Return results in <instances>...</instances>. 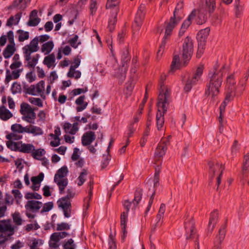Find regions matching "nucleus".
Returning <instances> with one entry per match:
<instances>
[{
	"instance_id": "423d86ee",
	"label": "nucleus",
	"mask_w": 249,
	"mask_h": 249,
	"mask_svg": "<svg viewBox=\"0 0 249 249\" xmlns=\"http://www.w3.org/2000/svg\"><path fill=\"white\" fill-rule=\"evenodd\" d=\"M20 112L22 115V119L25 122L34 124L36 118L34 109L28 104L22 103L20 105Z\"/></svg>"
},
{
	"instance_id": "4be33fe9",
	"label": "nucleus",
	"mask_w": 249,
	"mask_h": 249,
	"mask_svg": "<svg viewBox=\"0 0 249 249\" xmlns=\"http://www.w3.org/2000/svg\"><path fill=\"white\" fill-rule=\"evenodd\" d=\"M40 21V19L37 17V11L34 10L30 13L27 25L29 26H36L39 23Z\"/></svg>"
},
{
	"instance_id": "e433bc0d",
	"label": "nucleus",
	"mask_w": 249,
	"mask_h": 249,
	"mask_svg": "<svg viewBox=\"0 0 249 249\" xmlns=\"http://www.w3.org/2000/svg\"><path fill=\"white\" fill-rule=\"evenodd\" d=\"M15 51L14 46L12 45H8L3 51V55L5 58H10L14 53Z\"/></svg>"
},
{
	"instance_id": "473e14b6",
	"label": "nucleus",
	"mask_w": 249,
	"mask_h": 249,
	"mask_svg": "<svg viewBox=\"0 0 249 249\" xmlns=\"http://www.w3.org/2000/svg\"><path fill=\"white\" fill-rule=\"evenodd\" d=\"M180 65V58L179 55H174L169 72H174L176 70L179 69Z\"/></svg>"
},
{
	"instance_id": "e2e57ef3",
	"label": "nucleus",
	"mask_w": 249,
	"mask_h": 249,
	"mask_svg": "<svg viewBox=\"0 0 249 249\" xmlns=\"http://www.w3.org/2000/svg\"><path fill=\"white\" fill-rule=\"evenodd\" d=\"M205 49V45L198 44L197 50L196 53L197 58H200L203 54Z\"/></svg>"
},
{
	"instance_id": "c9c22d12",
	"label": "nucleus",
	"mask_w": 249,
	"mask_h": 249,
	"mask_svg": "<svg viewBox=\"0 0 249 249\" xmlns=\"http://www.w3.org/2000/svg\"><path fill=\"white\" fill-rule=\"evenodd\" d=\"M53 47V42L48 41L44 43L41 47V51L45 53V54H48L52 50Z\"/></svg>"
},
{
	"instance_id": "393cba45",
	"label": "nucleus",
	"mask_w": 249,
	"mask_h": 249,
	"mask_svg": "<svg viewBox=\"0 0 249 249\" xmlns=\"http://www.w3.org/2000/svg\"><path fill=\"white\" fill-rule=\"evenodd\" d=\"M21 15L22 13L18 12L14 16H11L7 21L6 26L12 27L13 25H17L20 19Z\"/></svg>"
},
{
	"instance_id": "72a5a7b5",
	"label": "nucleus",
	"mask_w": 249,
	"mask_h": 249,
	"mask_svg": "<svg viewBox=\"0 0 249 249\" xmlns=\"http://www.w3.org/2000/svg\"><path fill=\"white\" fill-rule=\"evenodd\" d=\"M58 205L62 209L71 207L70 200L63 197L57 201Z\"/></svg>"
},
{
	"instance_id": "864d4df0",
	"label": "nucleus",
	"mask_w": 249,
	"mask_h": 249,
	"mask_svg": "<svg viewBox=\"0 0 249 249\" xmlns=\"http://www.w3.org/2000/svg\"><path fill=\"white\" fill-rule=\"evenodd\" d=\"M235 84V82L234 79V76L232 74H231L227 78V81H226V84L227 87L229 89H232V87L234 86V85Z\"/></svg>"
},
{
	"instance_id": "bb28decb",
	"label": "nucleus",
	"mask_w": 249,
	"mask_h": 249,
	"mask_svg": "<svg viewBox=\"0 0 249 249\" xmlns=\"http://www.w3.org/2000/svg\"><path fill=\"white\" fill-rule=\"evenodd\" d=\"M54 181L58 186L59 192L60 194H63L64 190L68 183V180L66 178H57L54 179Z\"/></svg>"
},
{
	"instance_id": "4d7b16f0",
	"label": "nucleus",
	"mask_w": 249,
	"mask_h": 249,
	"mask_svg": "<svg viewBox=\"0 0 249 249\" xmlns=\"http://www.w3.org/2000/svg\"><path fill=\"white\" fill-rule=\"evenodd\" d=\"M206 3L209 13H213L215 7V0H206Z\"/></svg>"
},
{
	"instance_id": "a211bd4d",
	"label": "nucleus",
	"mask_w": 249,
	"mask_h": 249,
	"mask_svg": "<svg viewBox=\"0 0 249 249\" xmlns=\"http://www.w3.org/2000/svg\"><path fill=\"white\" fill-rule=\"evenodd\" d=\"M196 11L194 10L192 11L191 14L188 16L186 19L183 21L180 27V30L182 31H185L189 29V27L192 24V20L195 18L196 16Z\"/></svg>"
},
{
	"instance_id": "13d9d810",
	"label": "nucleus",
	"mask_w": 249,
	"mask_h": 249,
	"mask_svg": "<svg viewBox=\"0 0 249 249\" xmlns=\"http://www.w3.org/2000/svg\"><path fill=\"white\" fill-rule=\"evenodd\" d=\"M70 229V225L66 222L58 223L56 225L57 231L68 230Z\"/></svg>"
},
{
	"instance_id": "cd10ccee",
	"label": "nucleus",
	"mask_w": 249,
	"mask_h": 249,
	"mask_svg": "<svg viewBox=\"0 0 249 249\" xmlns=\"http://www.w3.org/2000/svg\"><path fill=\"white\" fill-rule=\"evenodd\" d=\"M13 116L12 113L4 106L0 107V118L4 121H6Z\"/></svg>"
},
{
	"instance_id": "58836bf2",
	"label": "nucleus",
	"mask_w": 249,
	"mask_h": 249,
	"mask_svg": "<svg viewBox=\"0 0 249 249\" xmlns=\"http://www.w3.org/2000/svg\"><path fill=\"white\" fill-rule=\"evenodd\" d=\"M94 184L93 179L91 178L90 181L88 183V186L89 187V198H87L85 199V204L87 203L86 205V210H87L89 206V202L92 195V189H93V185Z\"/></svg>"
},
{
	"instance_id": "49530a36",
	"label": "nucleus",
	"mask_w": 249,
	"mask_h": 249,
	"mask_svg": "<svg viewBox=\"0 0 249 249\" xmlns=\"http://www.w3.org/2000/svg\"><path fill=\"white\" fill-rule=\"evenodd\" d=\"M81 75V73L79 71L71 70L69 69L67 73V76L69 78H74L75 79H79Z\"/></svg>"
},
{
	"instance_id": "c85d7f7f",
	"label": "nucleus",
	"mask_w": 249,
	"mask_h": 249,
	"mask_svg": "<svg viewBox=\"0 0 249 249\" xmlns=\"http://www.w3.org/2000/svg\"><path fill=\"white\" fill-rule=\"evenodd\" d=\"M17 132L11 133L6 136V138L8 141L6 142V146H7V143L11 142L13 143H17V142H15L14 141H18L21 139L22 138V136L20 134H18L17 133Z\"/></svg>"
},
{
	"instance_id": "5701e85b",
	"label": "nucleus",
	"mask_w": 249,
	"mask_h": 249,
	"mask_svg": "<svg viewBox=\"0 0 249 249\" xmlns=\"http://www.w3.org/2000/svg\"><path fill=\"white\" fill-rule=\"evenodd\" d=\"M55 58L53 53H51L44 57L43 63L48 68H54L55 66Z\"/></svg>"
},
{
	"instance_id": "9b49d317",
	"label": "nucleus",
	"mask_w": 249,
	"mask_h": 249,
	"mask_svg": "<svg viewBox=\"0 0 249 249\" xmlns=\"http://www.w3.org/2000/svg\"><path fill=\"white\" fill-rule=\"evenodd\" d=\"M209 175L213 178L216 173L222 174L224 167L222 164L216 161H210L208 163Z\"/></svg>"
},
{
	"instance_id": "c756f323",
	"label": "nucleus",
	"mask_w": 249,
	"mask_h": 249,
	"mask_svg": "<svg viewBox=\"0 0 249 249\" xmlns=\"http://www.w3.org/2000/svg\"><path fill=\"white\" fill-rule=\"evenodd\" d=\"M43 241L41 239L33 238L28 243L30 249H41L40 247L43 244Z\"/></svg>"
},
{
	"instance_id": "8fccbe9b",
	"label": "nucleus",
	"mask_w": 249,
	"mask_h": 249,
	"mask_svg": "<svg viewBox=\"0 0 249 249\" xmlns=\"http://www.w3.org/2000/svg\"><path fill=\"white\" fill-rule=\"evenodd\" d=\"M13 221L15 224L18 226L21 225L22 224L23 220L22 219L19 213L15 212L12 214Z\"/></svg>"
},
{
	"instance_id": "4468645a",
	"label": "nucleus",
	"mask_w": 249,
	"mask_h": 249,
	"mask_svg": "<svg viewBox=\"0 0 249 249\" xmlns=\"http://www.w3.org/2000/svg\"><path fill=\"white\" fill-rule=\"evenodd\" d=\"M96 138L95 133L89 131L85 133L82 137V144L83 146L89 145Z\"/></svg>"
},
{
	"instance_id": "7ed1b4c3",
	"label": "nucleus",
	"mask_w": 249,
	"mask_h": 249,
	"mask_svg": "<svg viewBox=\"0 0 249 249\" xmlns=\"http://www.w3.org/2000/svg\"><path fill=\"white\" fill-rule=\"evenodd\" d=\"M166 78V75H161L160 80V93L158 97V105L164 108V110H166V104H169L170 95V90L164 84Z\"/></svg>"
},
{
	"instance_id": "6e6d98bb",
	"label": "nucleus",
	"mask_w": 249,
	"mask_h": 249,
	"mask_svg": "<svg viewBox=\"0 0 249 249\" xmlns=\"http://www.w3.org/2000/svg\"><path fill=\"white\" fill-rule=\"evenodd\" d=\"M30 103L37 106L39 107H43V103L42 100L38 98L30 97L28 99Z\"/></svg>"
},
{
	"instance_id": "b1692460",
	"label": "nucleus",
	"mask_w": 249,
	"mask_h": 249,
	"mask_svg": "<svg viewBox=\"0 0 249 249\" xmlns=\"http://www.w3.org/2000/svg\"><path fill=\"white\" fill-rule=\"evenodd\" d=\"M119 9L115 8L112 12L111 17L110 18L108 21V28L109 31H112L115 29V24L116 22V18Z\"/></svg>"
},
{
	"instance_id": "0eeeda50",
	"label": "nucleus",
	"mask_w": 249,
	"mask_h": 249,
	"mask_svg": "<svg viewBox=\"0 0 249 249\" xmlns=\"http://www.w3.org/2000/svg\"><path fill=\"white\" fill-rule=\"evenodd\" d=\"M43 203L39 201L32 200L27 201L25 205V214L29 218H34L36 215L34 213L39 212Z\"/></svg>"
},
{
	"instance_id": "f3484780",
	"label": "nucleus",
	"mask_w": 249,
	"mask_h": 249,
	"mask_svg": "<svg viewBox=\"0 0 249 249\" xmlns=\"http://www.w3.org/2000/svg\"><path fill=\"white\" fill-rule=\"evenodd\" d=\"M218 219V212L215 210L211 212L210 216L209 221L208 223V230L211 232L215 227V226Z\"/></svg>"
},
{
	"instance_id": "09e8293b",
	"label": "nucleus",
	"mask_w": 249,
	"mask_h": 249,
	"mask_svg": "<svg viewBox=\"0 0 249 249\" xmlns=\"http://www.w3.org/2000/svg\"><path fill=\"white\" fill-rule=\"evenodd\" d=\"M235 96V92L233 89H229L227 92L226 97L224 101L229 103L230 101L233 100Z\"/></svg>"
},
{
	"instance_id": "de8ad7c7",
	"label": "nucleus",
	"mask_w": 249,
	"mask_h": 249,
	"mask_svg": "<svg viewBox=\"0 0 249 249\" xmlns=\"http://www.w3.org/2000/svg\"><path fill=\"white\" fill-rule=\"evenodd\" d=\"M134 85V82L133 80L130 81L126 84V89L125 90V94L126 97H128L130 96L132 93Z\"/></svg>"
},
{
	"instance_id": "69168bd1",
	"label": "nucleus",
	"mask_w": 249,
	"mask_h": 249,
	"mask_svg": "<svg viewBox=\"0 0 249 249\" xmlns=\"http://www.w3.org/2000/svg\"><path fill=\"white\" fill-rule=\"evenodd\" d=\"M53 206V204L52 202H49L44 204L40 213H43L50 211Z\"/></svg>"
},
{
	"instance_id": "f257e3e1",
	"label": "nucleus",
	"mask_w": 249,
	"mask_h": 249,
	"mask_svg": "<svg viewBox=\"0 0 249 249\" xmlns=\"http://www.w3.org/2000/svg\"><path fill=\"white\" fill-rule=\"evenodd\" d=\"M210 75L209 74L210 81L206 85L205 94L211 102H213L219 93V88L223 81V73L221 70H219Z\"/></svg>"
},
{
	"instance_id": "6e6552de",
	"label": "nucleus",
	"mask_w": 249,
	"mask_h": 249,
	"mask_svg": "<svg viewBox=\"0 0 249 249\" xmlns=\"http://www.w3.org/2000/svg\"><path fill=\"white\" fill-rule=\"evenodd\" d=\"M203 69V66H199L192 77L187 79L184 87V90L186 92H189L191 89L192 86L196 85L200 80Z\"/></svg>"
},
{
	"instance_id": "bf43d9fd",
	"label": "nucleus",
	"mask_w": 249,
	"mask_h": 249,
	"mask_svg": "<svg viewBox=\"0 0 249 249\" xmlns=\"http://www.w3.org/2000/svg\"><path fill=\"white\" fill-rule=\"evenodd\" d=\"M53 236L54 237L55 239H57L60 241V239H63L66 237H67L69 233L65 231L62 232H54L52 234Z\"/></svg>"
},
{
	"instance_id": "1a4fd4ad",
	"label": "nucleus",
	"mask_w": 249,
	"mask_h": 249,
	"mask_svg": "<svg viewBox=\"0 0 249 249\" xmlns=\"http://www.w3.org/2000/svg\"><path fill=\"white\" fill-rule=\"evenodd\" d=\"M45 82L40 81L36 85H31L27 88L26 92L33 95H40L43 99L45 98Z\"/></svg>"
},
{
	"instance_id": "3c124183",
	"label": "nucleus",
	"mask_w": 249,
	"mask_h": 249,
	"mask_svg": "<svg viewBox=\"0 0 249 249\" xmlns=\"http://www.w3.org/2000/svg\"><path fill=\"white\" fill-rule=\"evenodd\" d=\"M43 173H40L37 176L32 177L31 181L32 182V184L40 185V182L43 180Z\"/></svg>"
},
{
	"instance_id": "603ef678",
	"label": "nucleus",
	"mask_w": 249,
	"mask_h": 249,
	"mask_svg": "<svg viewBox=\"0 0 249 249\" xmlns=\"http://www.w3.org/2000/svg\"><path fill=\"white\" fill-rule=\"evenodd\" d=\"M59 240L55 239L52 234L50 237V240L49 241V246L50 248H57L59 246L58 244Z\"/></svg>"
},
{
	"instance_id": "20e7f679",
	"label": "nucleus",
	"mask_w": 249,
	"mask_h": 249,
	"mask_svg": "<svg viewBox=\"0 0 249 249\" xmlns=\"http://www.w3.org/2000/svg\"><path fill=\"white\" fill-rule=\"evenodd\" d=\"M182 58L184 65H186L191 59L194 52V42L192 38L187 36L183 43Z\"/></svg>"
},
{
	"instance_id": "a19ab883",
	"label": "nucleus",
	"mask_w": 249,
	"mask_h": 249,
	"mask_svg": "<svg viewBox=\"0 0 249 249\" xmlns=\"http://www.w3.org/2000/svg\"><path fill=\"white\" fill-rule=\"evenodd\" d=\"M62 19V16L60 14H57L54 16L53 17V21L56 23L54 31H58L61 27V23L60 22Z\"/></svg>"
},
{
	"instance_id": "f03ea898",
	"label": "nucleus",
	"mask_w": 249,
	"mask_h": 249,
	"mask_svg": "<svg viewBox=\"0 0 249 249\" xmlns=\"http://www.w3.org/2000/svg\"><path fill=\"white\" fill-rule=\"evenodd\" d=\"M39 49L37 38H34L29 44L25 45L23 48L25 60L28 62L26 67L30 68H35L37 63L39 55L36 54L31 58V54L32 53L38 51Z\"/></svg>"
},
{
	"instance_id": "39448f33",
	"label": "nucleus",
	"mask_w": 249,
	"mask_h": 249,
	"mask_svg": "<svg viewBox=\"0 0 249 249\" xmlns=\"http://www.w3.org/2000/svg\"><path fill=\"white\" fill-rule=\"evenodd\" d=\"M7 147L12 151L28 154L35 150V146L33 144L23 143L21 141L17 142V143L9 142L7 143Z\"/></svg>"
},
{
	"instance_id": "774afa93",
	"label": "nucleus",
	"mask_w": 249,
	"mask_h": 249,
	"mask_svg": "<svg viewBox=\"0 0 249 249\" xmlns=\"http://www.w3.org/2000/svg\"><path fill=\"white\" fill-rule=\"evenodd\" d=\"M81 60L79 56H77L73 59L72 64L71 66L70 69L71 70H75L77 68L80 64Z\"/></svg>"
},
{
	"instance_id": "680f3d73",
	"label": "nucleus",
	"mask_w": 249,
	"mask_h": 249,
	"mask_svg": "<svg viewBox=\"0 0 249 249\" xmlns=\"http://www.w3.org/2000/svg\"><path fill=\"white\" fill-rule=\"evenodd\" d=\"M21 90L22 89L20 84L17 82H15L13 84L11 88V91L13 94L20 93Z\"/></svg>"
},
{
	"instance_id": "4c0bfd02",
	"label": "nucleus",
	"mask_w": 249,
	"mask_h": 249,
	"mask_svg": "<svg viewBox=\"0 0 249 249\" xmlns=\"http://www.w3.org/2000/svg\"><path fill=\"white\" fill-rule=\"evenodd\" d=\"M166 150L167 148L165 146H163L161 144H159L155 151V156L159 158L162 157L165 155Z\"/></svg>"
},
{
	"instance_id": "0e129e2a",
	"label": "nucleus",
	"mask_w": 249,
	"mask_h": 249,
	"mask_svg": "<svg viewBox=\"0 0 249 249\" xmlns=\"http://www.w3.org/2000/svg\"><path fill=\"white\" fill-rule=\"evenodd\" d=\"M228 103L223 101V102L221 104L220 106V116L219 117V123H222L223 121V114L225 112V107Z\"/></svg>"
},
{
	"instance_id": "9d476101",
	"label": "nucleus",
	"mask_w": 249,
	"mask_h": 249,
	"mask_svg": "<svg viewBox=\"0 0 249 249\" xmlns=\"http://www.w3.org/2000/svg\"><path fill=\"white\" fill-rule=\"evenodd\" d=\"M144 5L141 4L139 8L136 16L135 19V22L133 24V27L135 30H144L143 28H141V26L142 21L144 18V13L143 12Z\"/></svg>"
},
{
	"instance_id": "f8f14e48",
	"label": "nucleus",
	"mask_w": 249,
	"mask_h": 249,
	"mask_svg": "<svg viewBox=\"0 0 249 249\" xmlns=\"http://www.w3.org/2000/svg\"><path fill=\"white\" fill-rule=\"evenodd\" d=\"M195 222L192 217L189 218L185 222V228L186 231L187 239L194 237L195 234Z\"/></svg>"
},
{
	"instance_id": "aec40b11",
	"label": "nucleus",
	"mask_w": 249,
	"mask_h": 249,
	"mask_svg": "<svg viewBox=\"0 0 249 249\" xmlns=\"http://www.w3.org/2000/svg\"><path fill=\"white\" fill-rule=\"evenodd\" d=\"M14 228L10 223V220H0V232H9L14 233Z\"/></svg>"
},
{
	"instance_id": "2eb2a0df",
	"label": "nucleus",
	"mask_w": 249,
	"mask_h": 249,
	"mask_svg": "<svg viewBox=\"0 0 249 249\" xmlns=\"http://www.w3.org/2000/svg\"><path fill=\"white\" fill-rule=\"evenodd\" d=\"M182 17L174 16H172L169 20L167 22L166 31H172L178 26L179 22L182 19Z\"/></svg>"
},
{
	"instance_id": "338daca9",
	"label": "nucleus",
	"mask_w": 249,
	"mask_h": 249,
	"mask_svg": "<svg viewBox=\"0 0 249 249\" xmlns=\"http://www.w3.org/2000/svg\"><path fill=\"white\" fill-rule=\"evenodd\" d=\"M76 245L74 244V241L72 239H70L66 242L64 246V249H75Z\"/></svg>"
},
{
	"instance_id": "052dcab7",
	"label": "nucleus",
	"mask_w": 249,
	"mask_h": 249,
	"mask_svg": "<svg viewBox=\"0 0 249 249\" xmlns=\"http://www.w3.org/2000/svg\"><path fill=\"white\" fill-rule=\"evenodd\" d=\"M97 0H90L89 10L92 15L95 14L97 9Z\"/></svg>"
},
{
	"instance_id": "5fc2aeb1",
	"label": "nucleus",
	"mask_w": 249,
	"mask_h": 249,
	"mask_svg": "<svg viewBox=\"0 0 249 249\" xmlns=\"http://www.w3.org/2000/svg\"><path fill=\"white\" fill-rule=\"evenodd\" d=\"M25 197L27 199H40L42 198V196L40 195L37 193H27L26 194Z\"/></svg>"
},
{
	"instance_id": "ea45409f",
	"label": "nucleus",
	"mask_w": 249,
	"mask_h": 249,
	"mask_svg": "<svg viewBox=\"0 0 249 249\" xmlns=\"http://www.w3.org/2000/svg\"><path fill=\"white\" fill-rule=\"evenodd\" d=\"M142 191L141 190H137L135 194V197L134 198L132 201L133 203V207L132 209H135L139 203V202L140 201L142 198Z\"/></svg>"
},
{
	"instance_id": "79ce46f5",
	"label": "nucleus",
	"mask_w": 249,
	"mask_h": 249,
	"mask_svg": "<svg viewBox=\"0 0 249 249\" xmlns=\"http://www.w3.org/2000/svg\"><path fill=\"white\" fill-rule=\"evenodd\" d=\"M183 8V3L182 1H179L176 5L175 10L173 12V15L176 16L182 17L181 15L183 13L182 9Z\"/></svg>"
},
{
	"instance_id": "412c9836",
	"label": "nucleus",
	"mask_w": 249,
	"mask_h": 249,
	"mask_svg": "<svg viewBox=\"0 0 249 249\" xmlns=\"http://www.w3.org/2000/svg\"><path fill=\"white\" fill-rule=\"evenodd\" d=\"M26 133L31 134L34 136H37L43 135V131L40 127L30 124L27 125Z\"/></svg>"
},
{
	"instance_id": "2f4dec72",
	"label": "nucleus",
	"mask_w": 249,
	"mask_h": 249,
	"mask_svg": "<svg viewBox=\"0 0 249 249\" xmlns=\"http://www.w3.org/2000/svg\"><path fill=\"white\" fill-rule=\"evenodd\" d=\"M208 35V32H198L196 35L198 44L206 45V40Z\"/></svg>"
},
{
	"instance_id": "c03bdc74",
	"label": "nucleus",
	"mask_w": 249,
	"mask_h": 249,
	"mask_svg": "<svg viewBox=\"0 0 249 249\" xmlns=\"http://www.w3.org/2000/svg\"><path fill=\"white\" fill-rule=\"evenodd\" d=\"M87 174V171L85 169H83L77 178L78 180L77 185L78 186H80L83 184L86 180Z\"/></svg>"
},
{
	"instance_id": "a878e982",
	"label": "nucleus",
	"mask_w": 249,
	"mask_h": 249,
	"mask_svg": "<svg viewBox=\"0 0 249 249\" xmlns=\"http://www.w3.org/2000/svg\"><path fill=\"white\" fill-rule=\"evenodd\" d=\"M85 97L82 95L78 97L75 101V104L78 106L76 107V111L80 112L85 109L87 106L88 103L84 102Z\"/></svg>"
},
{
	"instance_id": "ddd939ff",
	"label": "nucleus",
	"mask_w": 249,
	"mask_h": 249,
	"mask_svg": "<svg viewBox=\"0 0 249 249\" xmlns=\"http://www.w3.org/2000/svg\"><path fill=\"white\" fill-rule=\"evenodd\" d=\"M157 106L158 108V112L157 114L156 120H157V127L158 130H160L162 127L164 123V119L163 117L164 114L166 112L168 104H166V110H164L161 107H160L158 105V102L157 103Z\"/></svg>"
},
{
	"instance_id": "f704fd0d",
	"label": "nucleus",
	"mask_w": 249,
	"mask_h": 249,
	"mask_svg": "<svg viewBox=\"0 0 249 249\" xmlns=\"http://www.w3.org/2000/svg\"><path fill=\"white\" fill-rule=\"evenodd\" d=\"M11 129L12 132L18 133H26L27 126L24 127L21 124H15L12 125Z\"/></svg>"
},
{
	"instance_id": "6ab92c4d",
	"label": "nucleus",
	"mask_w": 249,
	"mask_h": 249,
	"mask_svg": "<svg viewBox=\"0 0 249 249\" xmlns=\"http://www.w3.org/2000/svg\"><path fill=\"white\" fill-rule=\"evenodd\" d=\"M30 1L31 0H15L13 1L12 7L21 12L27 7Z\"/></svg>"
},
{
	"instance_id": "a18cd8bd",
	"label": "nucleus",
	"mask_w": 249,
	"mask_h": 249,
	"mask_svg": "<svg viewBox=\"0 0 249 249\" xmlns=\"http://www.w3.org/2000/svg\"><path fill=\"white\" fill-rule=\"evenodd\" d=\"M40 228V226L37 224L36 221H34L33 223L27 224L25 227L24 229L27 232H29L31 231L36 230Z\"/></svg>"
},
{
	"instance_id": "7c9ffc66",
	"label": "nucleus",
	"mask_w": 249,
	"mask_h": 249,
	"mask_svg": "<svg viewBox=\"0 0 249 249\" xmlns=\"http://www.w3.org/2000/svg\"><path fill=\"white\" fill-rule=\"evenodd\" d=\"M68 173V169L66 166H64L60 168L55 175L54 179L57 178H66V177Z\"/></svg>"
},
{
	"instance_id": "37998d69",
	"label": "nucleus",
	"mask_w": 249,
	"mask_h": 249,
	"mask_svg": "<svg viewBox=\"0 0 249 249\" xmlns=\"http://www.w3.org/2000/svg\"><path fill=\"white\" fill-rule=\"evenodd\" d=\"M33 157L36 160H40L41 157L45 154V151L43 149L39 148L33 151L32 153Z\"/></svg>"
},
{
	"instance_id": "dca6fc26",
	"label": "nucleus",
	"mask_w": 249,
	"mask_h": 249,
	"mask_svg": "<svg viewBox=\"0 0 249 249\" xmlns=\"http://www.w3.org/2000/svg\"><path fill=\"white\" fill-rule=\"evenodd\" d=\"M130 57L128 55V52L126 51L124 52L122 56V67L121 68V72L118 76L122 80L124 79L125 77V73L126 71V67H125V64L130 60Z\"/></svg>"
}]
</instances>
